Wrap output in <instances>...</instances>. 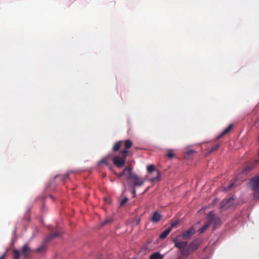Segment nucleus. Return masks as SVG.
Segmentation results:
<instances>
[{
    "label": "nucleus",
    "instance_id": "35",
    "mask_svg": "<svg viewBox=\"0 0 259 259\" xmlns=\"http://www.w3.org/2000/svg\"><path fill=\"white\" fill-rule=\"evenodd\" d=\"M254 126L257 127H259V118L257 119L255 122L254 123Z\"/></svg>",
    "mask_w": 259,
    "mask_h": 259
},
{
    "label": "nucleus",
    "instance_id": "29",
    "mask_svg": "<svg viewBox=\"0 0 259 259\" xmlns=\"http://www.w3.org/2000/svg\"><path fill=\"white\" fill-rule=\"evenodd\" d=\"M167 156L169 159H172L174 157V154L172 150H168Z\"/></svg>",
    "mask_w": 259,
    "mask_h": 259
},
{
    "label": "nucleus",
    "instance_id": "9",
    "mask_svg": "<svg viewBox=\"0 0 259 259\" xmlns=\"http://www.w3.org/2000/svg\"><path fill=\"white\" fill-rule=\"evenodd\" d=\"M32 250L29 248L28 244H25L23 245L21 249V254L24 257L28 256L31 253H32Z\"/></svg>",
    "mask_w": 259,
    "mask_h": 259
},
{
    "label": "nucleus",
    "instance_id": "30",
    "mask_svg": "<svg viewBox=\"0 0 259 259\" xmlns=\"http://www.w3.org/2000/svg\"><path fill=\"white\" fill-rule=\"evenodd\" d=\"M234 185H235V183L232 182L228 185V186H227L226 188H225L224 190L225 191L229 190L230 189L234 187Z\"/></svg>",
    "mask_w": 259,
    "mask_h": 259
},
{
    "label": "nucleus",
    "instance_id": "3",
    "mask_svg": "<svg viewBox=\"0 0 259 259\" xmlns=\"http://www.w3.org/2000/svg\"><path fill=\"white\" fill-rule=\"evenodd\" d=\"M206 218L209 225L212 224L214 228H215L221 223L220 218L217 217L212 211H210L207 214Z\"/></svg>",
    "mask_w": 259,
    "mask_h": 259
},
{
    "label": "nucleus",
    "instance_id": "6",
    "mask_svg": "<svg viewBox=\"0 0 259 259\" xmlns=\"http://www.w3.org/2000/svg\"><path fill=\"white\" fill-rule=\"evenodd\" d=\"M250 186L253 191L259 189V176L250 180Z\"/></svg>",
    "mask_w": 259,
    "mask_h": 259
},
{
    "label": "nucleus",
    "instance_id": "37",
    "mask_svg": "<svg viewBox=\"0 0 259 259\" xmlns=\"http://www.w3.org/2000/svg\"><path fill=\"white\" fill-rule=\"evenodd\" d=\"M177 224V222H175V223H173L171 225V227L170 228H172V227H175Z\"/></svg>",
    "mask_w": 259,
    "mask_h": 259
},
{
    "label": "nucleus",
    "instance_id": "31",
    "mask_svg": "<svg viewBox=\"0 0 259 259\" xmlns=\"http://www.w3.org/2000/svg\"><path fill=\"white\" fill-rule=\"evenodd\" d=\"M128 198L127 197H125L124 198H123L121 201H120V206H123L126 203H127V202L128 201Z\"/></svg>",
    "mask_w": 259,
    "mask_h": 259
},
{
    "label": "nucleus",
    "instance_id": "19",
    "mask_svg": "<svg viewBox=\"0 0 259 259\" xmlns=\"http://www.w3.org/2000/svg\"><path fill=\"white\" fill-rule=\"evenodd\" d=\"M124 150H127L130 149L133 145V142L131 140L127 139L124 141Z\"/></svg>",
    "mask_w": 259,
    "mask_h": 259
},
{
    "label": "nucleus",
    "instance_id": "14",
    "mask_svg": "<svg viewBox=\"0 0 259 259\" xmlns=\"http://www.w3.org/2000/svg\"><path fill=\"white\" fill-rule=\"evenodd\" d=\"M60 235H61V233H60V232H53L47 236V237L46 238L45 241H49L51 240L52 239L59 236Z\"/></svg>",
    "mask_w": 259,
    "mask_h": 259
},
{
    "label": "nucleus",
    "instance_id": "11",
    "mask_svg": "<svg viewBox=\"0 0 259 259\" xmlns=\"http://www.w3.org/2000/svg\"><path fill=\"white\" fill-rule=\"evenodd\" d=\"M162 219V215L157 211L153 212L151 221L154 223L159 222Z\"/></svg>",
    "mask_w": 259,
    "mask_h": 259
},
{
    "label": "nucleus",
    "instance_id": "4",
    "mask_svg": "<svg viewBox=\"0 0 259 259\" xmlns=\"http://www.w3.org/2000/svg\"><path fill=\"white\" fill-rule=\"evenodd\" d=\"M196 232L195 229L193 227H190L189 229L184 232L180 236H178L182 237L184 239H189L192 235L194 234Z\"/></svg>",
    "mask_w": 259,
    "mask_h": 259
},
{
    "label": "nucleus",
    "instance_id": "24",
    "mask_svg": "<svg viewBox=\"0 0 259 259\" xmlns=\"http://www.w3.org/2000/svg\"><path fill=\"white\" fill-rule=\"evenodd\" d=\"M13 259H19L20 252L17 249H14L13 250Z\"/></svg>",
    "mask_w": 259,
    "mask_h": 259
},
{
    "label": "nucleus",
    "instance_id": "25",
    "mask_svg": "<svg viewBox=\"0 0 259 259\" xmlns=\"http://www.w3.org/2000/svg\"><path fill=\"white\" fill-rule=\"evenodd\" d=\"M46 248H47V247L45 244V243H44L40 247H39V248H37V251L38 252H40V253L45 252L46 250Z\"/></svg>",
    "mask_w": 259,
    "mask_h": 259
},
{
    "label": "nucleus",
    "instance_id": "23",
    "mask_svg": "<svg viewBox=\"0 0 259 259\" xmlns=\"http://www.w3.org/2000/svg\"><path fill=\"white\" fill-rule=\"evenodd\" d=\"M147 169L149 174H151L154 171H156L155 167L154 165L151 164L147 167Z\"/></svg>",
    "mask_w": 259,
    "mask_h": 259
},
{
    "label": "nucleus",
    "instance_id": "36",
    "mask_svg": "<svg viewBox=\"0 0 259 259\" xmlns=\"http://www.w3.org/2000/svg\"><path fill=\"white\" fill-rule=\"evenodd\" d=\"M6 257V253H5L0 257V259H5Z\"/></svg>",
    "mask_w": 259,
    "mask_h": 259
},
{
    "label": "nucleus",
    "instance_id": "13",
    "mask_svg": "<svg viewBox=\"0 0 259 259\" xmlns=\"http://www.w3.org/2000/svg\"><path fill=\"white\" fill-rule=\"evenodd\" d=\"M258 163V160H255L250 164H249V165L247 166L245 168L244 171H246V172H248V171H249L251 170L252 169H253L257 165Z\"/></svg>",
    "mask_w": 259,
    "mask_h": 259
},
{
    "label": "nucleus",
    "instance_id": "12",
    "mask_svg": "<svg viewBox=\"0 0 259 259\" xmlns=\"http://www.w3.org/2000/svg\"><path fill=\"white\" fill-rule=\"evenodd\" d=\"M233 126V124H230L227 127H226L222 132V133L221 134H220L217 137V139L219 140L220 138H221L222 137H223L224 136H225V135L228 134L231 131V130L232 129Z\"/></svg>",
    "mask_w": 259,
    "mask_h": 259
},
{
    "label": "nucleus",
    "instance_id": "26",
    "mask_svg": "<svg viewBox=\"0 0 259 259\" xmlns=\"http://www.w3.org/2000/svg\"><path fill=\"white\" fill-rule=\"evenodd\" d=\"M68 177H69V174L66 173V174L62 175V176H56L55 178V179L60 178L61 181H64L65 180L68 178Z\"/></svg>",
    "mask_w": 259,
    "mask_h": 259
},
{
    "label": "nucleus",
    "instance_id": "15",
    "mask_svg": "<svg viewBox=\"0 0 259 259\" xmlns=\"http://www.w3.org/2000/svg\"><path fill=\"white\" fill-rule=\"evenodd\" d=\"M149 259H163V255L159 252L152 253L149 257Z\"/></svg>",
    "mask_w": 259,
    "mask_h": 259
},
{
    "label": "nucleus",
    "instance_id": "5",
    "mask_svg": "<svg viewBox=\"0 0 259 259\" xmlns=\"http://www.w3.org/2000/svg\"><path fill=\"white\" fill-rule=\"evenodd\" d=\"M234 199L231 197L228 199H226L222 201L221 203L220 207L221 209H225L229 208L233 205Z\"/></svg>",
    "mask_w": 259,
    "mask_h": 259
},
{
    "label": "nucleus",
    "instance_id": "10",
    "mask_svg": "<svg viewBox=\"0 0 259 259\" xmlns=\"http://www.w3.org/2000/svg\"><path fill=\"white\" fill-rule=\"evenodd\" d=\"M132 170V167L131 165L126 166L124 168V170L121 173L116 174V176L118 178H121L123 175H125V177H126V175H129L131 172Z\"/></svg>",
    "mask_w": 259,
    "mask_h": 259
},
{
    "label": "nucleus",
    "instance_id": "22",
    "mask_svg": "<svg viewBox=\"0 0 259 259\" xmlns=\"http://www.w3.org/2000/svg\"><path fill=\"white\" fill-rule=\"evenodd\" d=\"M219 146H220V144H217L214 145H213L211 148H210L207 152V153L208 154H210V153H212V152H213L214 151L217 150L218 149V148H219Z\"/></svg>",
    "mask_w": 259,
    "mask_h": 259
},
{
    "label": "nucleus",
    "instance_id": "8",
    "mask_svg": "<svg viewBox=\"0 0 259 259\" xmlns=\"http://www.w3.org/2000/svg\"><path fill=\"white\" fill-rule=\"evenodd\" d=\"M199 246V242L197 239H195L191 242L188 245V247L190 250V251H193L196 250Z\"/></svg>",
    "mask_w": 259,
    "mask_h": 259
},
{
    "label": "nucleus",
    "instance_id": "34",
    "mask_svg": "<svg viewBox=\"0 0 259 259\" xmlns=\"http://www.w3.org/2000/svg\"><path fill=\"white\" fill-rule=\"evenodd\" d=\"M136 187H133V190H132V194L133 195V197H136Z\"/></svg>",
    "mask_w": 259,
    "mask_h": 259
},
{
    "label": "nucleus",
    "instance_id": "7",
    "mask_svg": "<svg viewBox=\"0 0 259 259\" xmlns=\"http://www.w3.org/2000/svg\"><path fill=\"white\" fill-rule=\"evenodd\" d=\"M172 241L175 243V246L180 249L185 248L187 245V242L180 241L177 237L174 238Z\"/></svg>",
    "mask_w": 259,
    "mask_h": 259
},
{
    "label": "nucleus",
    "instance_id": "16",
    "mask_svg": "<svg viewBox=\"0 0 259 259\" xmlns=\"http://www.w3.org/2000/svg\"><path fill=\"white\" fill-rule=\"evenodd\" d=\"M171 228H168L165 230L162 233L159 235V238L161 239H164L169 234L171 231Z\"/></svg>",
    "mask_w": 259,
    "mask_h": 259
},
{
    "label": "nucleus",
    "instance_id": "2",
    "mask_svg": "<svg viewBox=\"0 0 259 259\" xmlns=\"http://www.w3.org/2000/svg\"><path fill=\"white\" fill-rule=\"evenodd\" d=\"M126 180L132 183L133 187H138L142 186L144 183L145 180L133 172V169L129 175H126Z\"/></svg>",
    "mask_w": 259,
    "mask_h": 259
},
{
    "label": "nucleus",
    "instance_id": "33",
    "mask_svg": "<svg viewBox=\"0 0 259 259\" xmlns=\"http://www.w3.org/2000/svg\"><path fill=\"white\" fill-rule=\"evenodd\" d=\"M111 221H112L111 219H106L102 223V226H103L105 225L106 224L110 223Z\"/></svg>",
    "mask_w": 259,
    "mask_h": 259
},
{
    "label": "nucleus",
    "instance_id": "1",
    "mask_svg": "<svg viewBox=\"0 0 259 259\" xmlns=\"http://www.w3.org/2000/svg\"><path fill=\"white\" fill-rule=\"evenodd\" d=\"M127 154L128 151L123 150L119 155L113 156L112 160L113 164L118 168L123 167L125 163Z\"/></svg>",
    "mask_w": 259,
    "mask_h": 259
},
{
    "label": "nucleus",
    "instance_id": "28",
    "mask_svg": "<svg viewBox=\"0 0 259 259\" xmlns=\"http://www.w3.org/2000/svg\"><path fill=\"white\" fill-rule=\"evenodd\" d=\"M108 157H105L104 158L102 159L99 161V163H103L104 164L107 166H109V163L108 162Z\"/></svg>",
    "mask_w": 259,
    "mask_h": 259
},
{
    "label": "nucleus",
    "instance_id": "32",
    "mask_svg": "<svg viewBox=\"0 0 259 259\" xmlns=\"http://www.w3.org/2000/svg\"><path fill=\"white\" fill-rule=\"evenodd\" d=\"M195 151L193 150H192V149H190V150H188L187 152H186V154L189 156H190L191 155H192L194 153H195Z\"/></svg>",
    "mask_w": 259,
    "mask_h": 259
},
{
    "label": "nucleus",
    "instance_id": "20",
    "mask_svg": "<svg viewBox=\"0 0 259 259\" xmlns=\"http://www.w3.org/2000/svg\"><path fill=\"white\" fill-rule=\"evenodd\" d=\"M157 172V176L151 179V181L152 182H155V181H159L161 179V173L159 170H156Z\"/></svg>",
    "mask_w": 259,
    "mask_h": 259
},
{
    "label": "nucleus",
    "instance_id": "27",
    "mask_svg": "<svg viewBox=\"0 0 259 259\" xmlns=\"http://www.w3.org/2000/svg\"><path fill=\"white\" fill-rule=\"evenodd\" d=\"M253 198L255 200H259V189L253 191Z\"/></svg>",
    "mask_w": 259,
    "mask_h": 259
},
{
    "label": "nucleus",
    "instance_id": "18",
    "mask_svg": "<svg viewBox=\"0 0 259 259\" xmlns=\"http://www.w3.org/2000/svg\"><path fill=\"white\" fill-rule=\"evenodd\" d=\"M190 250L188 247L181 250L180 253L185 257H187L191 253Z\"/></svg>",
    "mask_w": 259,
    "mask_h": 259
},
{
    "label": "nucleus",
    "instance_id": "21",
    "mask_svg": "<svg viewBox=\"0 0 259 259\" xmlns=\"http://www.w3.org/2000/svg\"><path fill=\"white\" fill-rule=\"evenodd\" d=\"M209 226V224L208 223V222L205 224H204L199 230L198 232L200 234L203 233L208 227Z\"/></svg>",
    "mask_w": 259,
    "mask_h": 259
},
{
    "label": "nucleus",
    "instance_id": "17",
    "mask_svg": "<svg viewBox=\"0 0 259 259\" xmlns=\"http://www.w3.org/2000/svg\"><path fill=\"white\" fill-rule=\"evenodd\" d=\"M122 141H119L116 142L112 147L113 151L115 152V151H118L119 150V149L120 148V147L122 145Z\"/></svg>",
    "mask_w": 259,
    "mask_h": 259
}]
</instances>
